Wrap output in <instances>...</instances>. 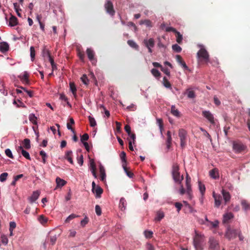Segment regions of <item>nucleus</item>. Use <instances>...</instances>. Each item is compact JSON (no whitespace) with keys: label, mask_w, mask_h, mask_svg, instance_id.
Returning a JSON list of instances; mask_svg holds the SVG:
<instances>
[{"label":"nucleus","mask_w":250,"mask_h":250,"mask_svg":"<svg viewBox=\"0 0 250 250\" xmlns=\"http://www.w3.org/2000/svg\"><path fill=\"white\" fill-rule=\"evenodd\" d=\"M200 49L197 53L198 61L201 64H207L209 60V55L203 45H200Z\"/></svg>","instance_id":"nucleus-1"},{"label":"nucleus","mask_w":250,"mask_h":250,"mask_svg":"<svg viewBox=\"0 0 250 250\" xmlns=\"http://www.w3.org/2000/svg\"><path fill=\"white\" fill-rule=\"evenodd\" d=\"M171 174L174 181L180 184L183 180V176H180L179 172V166L177 163H173L172 166Z\"/></svg>","instance_id":"nucleus-2"},{"label":"nucleus","mask_w":250,"mask_h":250,"mask_svg":"<svg viewBox=\"0 0 250 250\" xmlns=\"http://www.w3.org/2000/svg\"><path fill=\"white\" fill-rule=\"evenodd\" d=\"M178 135L180 139L181 147L184 148L186 145L188 136L187 131L184 129L181 128L178 131Z\"/></svg>","instance_id":"nucleus-3"},{"label":"nucleus","mask_w":250,"mask_h":250,"mask_svg":"<svg viewBox=\"0 0 250 250\" xmlns=\"http://www.w3.org/2000/svg\"><path fill=\"white\" fill-rule=\"evenodd\" d=\"M203 239L201 235L196 234L194 238L193 244L196 250H203L202 243Z\"/></svg>","instance_id":"nucleus-4"},{"label":"nucleus","mask_w":250,"mask_h":250,"mask_svg":"<svg viewBox=\"0 0 250 250\" xmlns=\"http://www.w3.org/2000/svg\"><path fill=\"white\" fill-rule=\"evenodd\" d=\"M246 148V146L240 142H234L233 143V149L236 153H242Z\"/></svg>","instance_id":"nucleus-5"},{"label":"nucleus","mask_w":250,"mask_h":250,"mask_svg":"<svg viewBox=\"0 0 250 250\" xmlns=\"http://www.w3.org/2000/svg\"><path fill=\"white\" fill-rule=\"evenodd\" d=\"M104 8L106 12L111 16H113L115 14V11L114 9L113 4L110 0H106L104 5Z\"/></svg>","instance_id":"nucleus-6"},{"label":"nucleus","mask_w":250,"mask_h":250,"mask_svg":"<svg viewBox=\"0 0 250 250\" xmlns=\"http://www.w3.org/2000/svg\"><path fill=\"white\" fill-rule=\"evenodd\" d=\"M208 250H220L218 241L213 237H210L208 242Z\"/></svg>","instance_id":"nucleus-7"},{"label":"nucleus","mask_w":250,"mask_h":250,"mask_svg":"<svg viewBox=\"0 0 250 250\" xmlns=\"http://www.w3.org/2000/svg\"><path fill=\"white\" fill-rule=\"evenodd\" d=\"M239 233V229L228 228L226 232L225 236L229 240L233 239L236 237Z\"/></svg>","instance_id":"nucleus-8"},{"label":"nucleus","mask_w":250,"mask_h":250,"mask_svg":"<svg viewBox=\"0 0 250 250\" xmlns=\"http://www.w3.org/2000/svg\"><path fill=\"white\" fill-rule=\"evenodd\" d=\"M143 42L146 47L148 49V52L151 53L152 52V48L154 46L155 42L153 38H150L148 40L145 39Z\"/></svg>","instance_id":"nucleus-9"},{"label":"nucleus","mask_w":250,"mask_h":250,"mask_svg":"<svg viewBox=\"0 0 250 250\" xmlns=\"http://www.w3.org/2000/svg\"><path fill=\"white\" fill-rule=\"evenodd\" d=\"M191 178L188 175V174L187 173L186 175V186L187 188V193L189 196V197L191 196L192 189L191 187Z\"/></svg>","instance_id":"nucleus-10"},{"label":"nucleus","mask_w":250,"mask_h":250,"mask_svg":"<svg viewBox=\"0 0 250 250\" xmlns=\"http://www.w3.org/2000/svg\"><path fill=\"white\" fill-rule=\"evenodd\" d=\"M203 116L206 118L212 124H214V117L212 114L209 111H203Z\"/></svg>","instance_id":"nucleus-11"},{"label":"nucleus","mask_w":250,"mask_h":250,"mask_svg":"<svg viewBox=\"0 0 250 250\" xmlns=\"http://www.w3.org/2000/svg\"><path fill=\"white\" fill-rule=\"evenodd\" d=\"M86 53L89 61L91 62L93 64H95L96 62V60L94 58L95 53L93 50L91 48H87L86 50Z\"/></svg>","instance_id":"nucleus-12"},{"label":"nucleus","mask_w":250,"mask_h":250,"mask_svg":"<svg viewBox=\"0 0 250 250\" xmlns=\"http://www.w3.org/2000/svg\"><path fill=\"white\" fill-rule=\"evenodd\" d=\"M89 168L90 170L91 171L93 176L95 178H97V175L96 173V167L95 161L94 159H90V167Z\"/></svg>","instance_id":"nucleus-13"},{"label":"nucleus","mask_w":250,"mask_h":250,"mask_svg":"<svg viewBox=\"0 0 250 250\" xmlns=\"http://www.w3.org/2000/svg\"><path fill=\"white\" fill-rule=\"evenodd\" d=\"M213 197L215 200V206L219 207L221 204L222 200V197L220 194H216L214 192H213Z\"/></svg>","instance_id":"nucleus-14"},{"label":"nucleus","mask_w":250,"mask_h":250,"mask_svg":"<svg viewBox=\"0 0 250 250\" xmlns=\"http://www.w3.org/2000/svg\"><path fill=\"white\" fill-rule=\"evenodd\" d=\"M17 151L19 153H21V154L27 160H31V158L29 153L26 150H24L23 146H19L17 148Z\"/></svg>","instance_id":"nucleus-15"},{"label":"nucleus","mask_w":250,"mask_h":250,"mask_svg":"<svg viewBox=\"0 0 250 250\" xmlns=\"http://www.w3.org/2000/svg\"><path fill=\"white\" fill-rule=\"evenodd\" d=\"M40 196V192L38 191H35L33 192L32 195L28 198V200L30 203H33L35 202Z\"/></svg>","instance_id":"nucleus-16"},{"label":"nucleus","mask_w":250,"mask_h":250,"mask_svg":"<svg viewBox=\"0 0 250 250\" xmlns=\"http://www.w3.org/2000/svg\"><path fill=\"white\" fill-rule=\"evenodd\" d=\"M210 176L214 179H217L219 178V172L217 168H213L209 171Z\"/></svg>","instance_id":"nucleus-17"},{"label":"nucleus","mask_w":250,"mask_h":250,"mask_svg":"<svg viewBox=\"0 0 250 250\" xmlns=\"http://www.w3.org/2000/svg\"><path fill=\"white\" fill-rule=\"evenodd\" d=\"M29 74L27 72L25 71L23 73L22 76H20V78L22 82L25 84H28L29 83V81L28 80Z\"/></svg>","instance_id":"nucleus-18"},{"label":"nucleus","mask_w":250,"mask_h":250,"mask_svg":"<svg viewBox=\"0 0 250 250\" xmlns=\"http://www.w3.org/2000/svg\"><path fill=\"white\" fill-rule=\"evenodd\" d=\"M176 59L177 62L180 64L181 66H183L185 69H188V66L185 63V62L183 60L182 57L179 55H177L176 56Z\"/></svg>","instance_id":"nucleus-19"},{"label":"nucleus","mask_w":250,"mask_h":250,"mask_svg":"<svg viewBox=\"0 0 250 250\" xmlns=\"http://www.w3.org/2000/svg\"><path fill=\"white\" fill-rule=\"evenodd\" d=\"M9 46L8 43L6 42H1L0 43V50L1 52L4 53L9 50Z\"/></svg>","instance_id":"nucleus-20"},{"label":"nucleus","mask_w":250,"mask_h":250,"mask_svg":"<svg viewBox=\"0 0 250 250\" xmlns=\"http://www.w3.org/2000/svg\"><path fill=\"white\" fill-rule=\"evenodd\" d=\"M223 197L225 203L229 202L230 199V195L229 192L223 189L222 191Z\"/></svg>","instance_id":"nucleus-21"},{"label":"nucleus","mask_w":250,"mask_h":250,"mask_svg":"<svg viewBox=\"0 0 250 250\" xmlns=\"http://www.w3.org/2000/svg\"><path fill=\"white\" fill-rule=\"evenodd\" d=\"M167 140L166 141V144H167V148L168 149H169L171 146V142H172L171 135V132L170 131H167Z\"/></svg>","instance_id":"nucleus-22"},{"label":"nucleus","mask_w":250,"mask_h":250,"mask_svg":"<svg viewBox=\"0 0 250 250\" xmlns=\"http://www.w3.org/2000/svg\"><path fill=\"white\" fill-rule=\"evenodd\" d=\"M243 209L245 211H247L250 209V204L246 200H242L241 202Z\"/></svg>","instance_id":"nucleus-23"},{"label":"nucleus","mask_w":250,"mask_h":250,"mask_svg":"<svg viewBox=\"0 0 250 250\" xmlns=\"http://www.w3.org/2000/svg\"><path fill=\"white\" fill-rule=\"evenodd\" d=\"M93 193H96V197L99 198L101 197V194L103 192V189L99 186H97L96 188H95L94 191H92Z\"/></svg>","instance_id":"nucleus-24"},{"label":"nucleus","mask_w":250,"mask_h":250,"mask_svg":"<svg viewBox=\"0 0 250 250\" xmlns=\"http://www.w3.org/2000/svg\"><path fill=\"white\" fill-rule=\"evenodd\" d=\"M18 24V19L14 16H11L9 19V25L10 26H14Z\"/></svg>","instance_id":"nucleus-25"},{"label":"nucleus","mask_w":250,"mask_h":250,"mask_svg":"<svg viewBox=\"0 0 250 250\" xmlns=\"http://www.w3.org/2000/svg\"><path fill=\"white\" fill-rule=\"evenodd\" d=\"M72 151L71 150H69L66 152L65 155V158L71 164H73V161L72 158Z\"/></svg>","instance_id":"nucleus-26"},{"label":"nucleus","mask_w":250,"mask_h":250,"mask_svg":"<svg viewBox=\"0 0 250 250\" xmlns=\"http://www.w3.org/2000/svg\"><path fill=\"white\" fill-rule=\"evenodd\" d=\"M233 217V215L232 213H228L224 215L223 217V223H227L229 222V220H230L231 218H232Z\"/></svg>","instance_id":"nucleus-27"},{"label":"nucleus","mask_w":250,"mask_h":250,"mask_svg":"<svg viewBox=\"0 0 250 250\" xmlns=\"http://www.w3.org/2000/svg\"><path fill=\"white\" fill-rule=\"evenodd\" d=\"M127 44L132 48L136 50H138L139 48V45L133 40H128Z\"/></svg>","instance_id":"nucleus-28"},{"label":"nucleus","mask_w":250,"mask_h":250,"mask_svg":"<svg viewBox=\"0 0 250 250\" xmlns=\"http://www.w3.org/2000/svg\"><path fill=\"white\" fill-rule=\"evenodd\" d=\"M171 113L172 114L177 117H180V113L178 111V109H177L175 106V105H172L171 107Z\"/></svg>","instance_id":"nucleus-29"},{"label":"nucleus","mask_w":250,"mask_h":250,"mask_svg":"<svg viewBox=\"0 0 250 250\" xmlns=\"http://www.w3.org/2000/svg\"><path fill=\"white\" fill-rule=\"evenodd\" d=\"M165 216L164 213L162 211H158L156 213L155 221H160Z\"/></svg>","instance_id":"nucleus-30"},{"label":"nucleus","mask_w":250,"mask_h":250,"mask_svg":"<svg viewBox=\"0 0 250 250\" xmlns=\"http://www.w3.org/2000/svg\"><path fill=\"white\" fill-rule=\"evenodd\" d=\"M123 168L126 174L129 178H133L134 176V174L128 170V168L126 167V165H125V164L122 165Z\"/></svg>","instance_id":"nucleus-31"},{"label":"nucleus","mask_w":250,"mask_h":250,"mask_svg":"<svg viewBox=\"0 0 250 250\" xmlns=\"http://www.w3.org/2000/svg\"><path fill=\"white\" fill-rule=\"evenodd\" d=\"M75 124V122H74V119L72 118H70L69 119V123H68L67 124V127L68 129L70 130L73 133V134H75V130L71 127V125H74Z\"/></svg>","instance_id":"nucleus-32"},{"label":"nucleus","mask_w":250,"mask_h":250,"mask_svg":"<svg viewBox=\"0 0 250 250\" xmlns=\"http://www.w3.org/2000/svg\"><path fill=\"white\" fill-rule=\"evenodd\" d=\"M56 182L57 183V187H62L63 186H64L66 182L65 181H64L63 179H62L61 178L59 177H57L56 179Z\"/></svg>","instance_id":"nucleus-33"},{"label":"nucleus","mask_w":250,"mask_h":250,"mask_svg":"<svg viewBox=\"0 0 250 250\" xmlns=\"http://www.w3.org/2000/svg\"><path fill=\"white\" fill-rule=\"evenodd\" d=\"M100 172L101 174V180L102 181H104L105 179L106 174L104 171V169L102 166H100Z\"/></svg>","instance_id":"nucleus-34"},{"label":"nucleus","mask_w":250,"mask_h":250,"mask_svg":"<svg viewBox=\"0 0 250 250\" xmlns=\"http://www.w3.org/2000/svg\"><path fill=\"white\" fill-rule=\"evenodd\" d=\"M23 147L26 149H29L31 148L30 141L28 139H25L23 141Z\"/></svg>","instance_id":"nucleus-35"},{"label":"nucleus","mask_w":250,"mask_h":250,"mask_svg":"<svg viewBox=\"0 0 250 250\" xmlns=\"http://www.w3.org/2000/svg\"><path fill=\"white\" fill-rule=\"evenodd\" d=\"M163 84L165 87L171 89V85L166 77H164L163 81Z\"/></svg>","instance_id":"nucleus-36"},{"label":"nucleus","mask_w":250,"mask_h":250,"mask_svg":"<svg viewBox=\"0 0 250 250\" xmlns=\"http://www.w3.org/2000/svg\"><path fill=\"white\" fill-rule=\"evenodd\" d=\"M140 24H145L147 27H151L152 24L151 21L149 20H141L140 21Z\"/></svg>","instance_id":"nucleus-37"},{"label":"nucleus","mask_w":250,"mask_h":250,"mask_svg":"<svg viewBox=\"0 0 250 250\" xmlns=\"http://www.w3.org/2000/svg\"><path fill=\"white\" fill-rule=\"evenodd\" d=\"M120 158L121 159L122 165H126L127 162L126 159V154L124 151H122L120 155Z\"/></svg>","instance_id":"nucleus-38"},{"label":"nucleus","mask_w":250,"mask_h":250,"mask_svg":"<svg viewBox=\"0 0 250 250\" xmlns=\"http://www.w3.org/2000/svg\"><path fill=\"white\" fill-rule=\"evenodd\" d=\"M176 37V42L179 43L181 44L183 40V36L182 34H180V33L178 31L176 32L175 33Z\"/></svg>","instance_id":"nucleus-39"},{"label":"nucleus","mask_w":250,"mask_h":250,"mask_svg":"<svg viewBox=\"0 0 250 250\" xmlns=\"http://www.w3.org/2000/svg\"><path fill=\"white\" fill-rule=\"evenodd\" d=\"M14 8L15 10L16 11L17 15L19 17H21V15L20 11H21V10L20 8L19 5L17 3H14Z\"/></svg>","instance_id":"nucleus-40"},{"label":"nucleus","mask_w":250,"mask_h":250,"mask_svg":"<svg viewBox=\"0 0 250 250\" xmlns=\"http://www.w3.org/2000/svg\"><path fill=\"white\" fill-rule=\"evenodd\" d=\"M29 121L32 122L34 125H37V123L36 121L37 117L35 116L34 114H31L29 115Z\"/></svg>","instance_id":"nucleus-41"},{"label":"nucleus","mask_w":250,"mask_h":250,"mask_svg":"<svg viewBox=\"0 0 250 250\" xmlns=\"http://www.w3.org/2000/svg\"><path fill=\"white\" fill-rule=\"evenodd\" d=\"M0 239L1 242L3 245H6L8 244V239L7 238V237L5 235L2 234Z\"/></svg>","instance_id":"nucleus-42"},{"label":"nucleus","mask_w":250,"mask_h":250,"mask_svg":"<svg viewBox=\"0 0 250 250\" xmlns=\"http://www.w3.org/2000/svg\"><path fill=\"white\" fill-rule=\"evenodd\" d=\"M79 216L78 215H77L75 214H70L66 219V220H65V222L66 223H68L70 222V221L73 219L74 218H76V217H78Z\"/></svg>","instance_id":"nucleus-43"},{"label":"nucleus","mask_w":250,"mask_h":250,"mask_svg":"<svg viewBox=\"0 0 250 250\" xmlns=\"http://www.w3.org/2000/svg\"><path fill=\"white\" fill-rule=\"evenodd\" d=\"M172 49L176 52L179 53L182 50V48L178 44H175L172 46Z\"/></svg>","instance_id":"nucleus-44"},{"label":"nucleus","mask_w":250,"mask_h":250,"mask_svg":"<svg viewBox=\"0 0 250 250\" xmlns=\"http://www.w3.org/2000/svg\"><path fill=\"white\" fill-rule=\"evenodd\" d=\"M88 120L91 126L94 127L96 125V122L93 117L89 116L88 117Z\"/></svg>","instance_id":"nucleus-45"},{"label":"nucleus","mask_w":250,"mask_h":250,"mask_svg":"<svg viewBox=\"0 0 250 250\" xmlns=\"http://www.w3.org/2000/svg\"><path fill=\"white\" fill-rule=\"evenodd\" d=\"M38 220L42 224H44L47 221V219L43 215H40L38 218Z\"/></svg>","instance_id":"nucleus-46"},{"label":"nucleus","mask_w":250,"mask_h":250,"mask_svg":"<svg viewBox=\"0 0 250 250\" xmlns=\"http://www.w3.org/2000/svg\"><path fill=\"white\" fill-rule=\"evenodd\" d=\"M187 94L188 98L190 99L194 98L195 97V93L193 90H188L187 91Z\"/></svg>","instance_id":"nucleus-47"},{"label":"nucleus","mask_w":250,"mask_h":250,"mask_svg":"<svg viewBox=\"0 0 250 250\" xmlns=\"http://www.w3.org/2000/svg\"><path fill=\"white\" fill-rule=\"evenodd\" d=\"M42 54L43 57H50V56H51L49 50L47 49L45 47H44L42 50Z\"/></svg>","instance_id":"nucleus-48"},{"label":"nucleus","mask_w":250,"mask_h":250,"mask_svg":"<svg viewBox=\"0 0 250 250\" xmlns=\"http://www.w3.org/2000/svg\"><path fill=\"white\" fill-rule=\"evenodd\" d=\"M69 85L71 91H72L73 94L75 96L76 95L77 89L75 84L73 83H70Z\"/></svg>","instance_id":"nucleus-49"},{"label":"nucleus","mask_w":250,"mask_h":250,"mask_svg":"<svg viewBox=\"0 0 250 250\" xmlns=\"http://www.w3.org/2000/svg\"><path fill=\"white\" fill-rule=\"evenodd\" d=\"M30 56H31V60L32 61H33L35 59V48L33 46L30 47Z\"/></svg>","instance_id":"nucleus-50"},{"label":"nucleus","mask_w":250,"mask_h":250,"mask_svg":"<svg viewBox=\"0 0 250 250\" xmlns=\"http://www.w3.org/2000/svg\"><path fill=\"white\" fill-rule=\"evenodd\" d=\"M152 74L155 77H158L160 76V72L156 69L153 68L151 70Z\"/></svg>","instance_id":"nucleus-51"},{"label":"nucleus","mask_w":250,"mask_h":250,"mask_svg":"<svg viewBox=\"0 0 250 250\" xmlns=\"http://www.w3.org/2000/svg\"><path fill=\"white\" fill-rule=\"evenodd\" d=\"M82 81L85 85H88L89 83V80L87 78V77L86 75L84 74L82 76L81 78Z\"/></svg>","instance_id":"nucleus-52"},{"label":"nucleus","mask_w":250,"mask_h":250,"mask_svg":"<svg viewBox=\"0 0 250 250\" xmlns=\"http://www.w3.org/2000/svg\"><path fill=\"white\" fill-rule=\"evenodd\" d=\"M77 54H78V55L81 61H83L84 57H85V55H84V52H82L80 49H78V51H77Z\"/></svg>","instance_id":"nucleus-53"},{"label":"nucleus","mask_w":250,"mask_h":250,"mask_svg":"<svg viewBox=\"0 0 250 250\" xmlns=\"http://www.w3.org/2000/svg\"><path fill=\"white\" fill-rule=\"evenodd\" d=\"M8 176V173L6 172L2 173L0 175V181L3 182H4Z\"/></svg>","instance_id":"nucleus-54"},{"label":"nucleus","mask_w":250,"mask_h":250,"mask_svg":"<svg viewBox=\"0 0 250 250\" xmlns=\"http://www.w3.org/2000/svg\"><path fill=\"white\" fill-rule=\"evenodd\" d=\"M40 154L42 156V162L44 163V164H45L46 163V158H47V155L46 154V153L43 151V150H42L40 152Z\"/></svg>","instance_id":"nucleus-55"},{"label":"nucleus","mask_w":250,"mask_h":250,"mask_svg":"<svg viewBox=\"0 0 250 250\" xmlns=\"http://www.w3.org/2000/svg\"><path fill=\"white\" fill-rule=\"evenodd\" d=\"M5 153L6 155V156H8V157H9L11 159L14 158L12 153L10 149L7 148V149H5Z\"/></svg>","instance_id":"nucleus-56"},{"label":"nucleus","mask_w":250,"mask_h":250,"mask_svg":"<svg viewBox=\"0 0 250 250\" xmlns=\"http://www.w3.org/2000/svg\"><path fill=\"white\" fill-rule=\"evenodd\" d=\"M77 162L81 166L83 165V155L82 154H81L80 156H77Z\"/></svg>","instance_id":"nucleus-57"},{"label":"nucleus","mask_w":250,"mask_h":250,"mask_svg":"<svg viewBox=\"0 0 250 250\" xmlns=\"http://www.w3.org/2000/svg\"><path fill=\"white\" fill-rule=\"evenodd\" d=\"M95 211L97 215L100 216L102 214V210L100 206L97 205L95 206Z\"/></svg>","instance_id":"nucleus-58"},{"label":"nucleus","mask_w":250,"mask_h":250,"mask_svg":"<svg viewBox=\"0 0 250 250\" xmlns=\"http://www.w3.org/2000/svg\"><path fill=\"white\" fill-rule=\"evenodd\" d=\"M89 138V136L87 133H84L83 134L81 138V141L83 143L84 142V141H86L88 140Z\"/></svg>","instance_id":"nucleus-59"},{"label":"nucleus","mask_w":250,"mask_h":250,"mask_svg":"<svg viewBox=\"0 0 250 250\" xmlns=\"http://www.w3.org/2000/svg\"><path fill=\"white\" fill-rule=\"evenodd\" d=\"M144 233L146 238H150L152 237L153 232L151 231L146 230Z\"/></svg>","instance_id":"nucleus-60"},{"label":"nucleus","mask_w":250,"mask_h":250,"mask_svg":"<svg viewBox=\"0 0 250 250\" xmlns=\"http://www.w3.org/2000/svg\"><path fill=\"white\" fill-rule=\"evenodd\" d=\"M157 123L160 129H163V121L162 119H157Z\"/></svg>","instance_id":"nucleus-61"},{"label":"nucleus","mask_w":250,"mask_h":250,"mask_svg":"<svg viewBox=\"0 0 250 250\" xmlns=\"http://www.w3.org/2000/svg\"><path fill=\"white\" fill-rule=\"evenodd\" d=\"M125 130L127 133L128 135H130L131 134V128L130 126L128 125H126L125 126Z\"/></svg>","instance_id":"nucleus-62"},{"label":"nucleus","mask_w":250,"mask_h":250,"mask_svg":"<svg viewBox=\"0 0 250 250\" xmlns=\"http://www.w3.org/2000/svg\"><path fill=\"white\" fill-rule=\"evenodd\" d=\"M125 200L124 198H121L120 201V207L121 208V209H123V208H125Z\"/></svg>","instance_id":"nucleus-63"},{"label":"nucleus","mask_w":250,"mask_h":250,"mask_svg":"<svg viewBox=\"0 0 250 250\" xmlns=\"http://www.w3.org/2000/svg\"><path fill=\"white\" fill-rule=\"evenodd\" d=\"M88 222V218L87 217H85L83 220L81 222V225L83 227H84L86 224H87Z\"/></svg>","instance_id":"nucleus-64"}]
</instances>
